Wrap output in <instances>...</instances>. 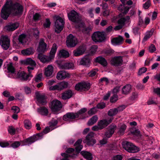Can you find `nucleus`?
<instances>
[{
	"label": "nucleus",
	"mask_w": 160,
	"mask_h": 160,
	"mask_svg": "<svg viewBox=\"0 0 160 160\" xmlns=\"http://www.w3.org/2000/svg\"><path fill=\"white\" fill-rule=\"evenodd\" d=\"M22 9V6L19 3L12 0H7L1 10V17L4 19H7L11 13L14 15L20 14Z\"/></svg>",
	"instance_id": "1"
},
{
	"label": "nucleus",
	"mask_w": 160,
	"mask_h": 160,
	"mask_svg": "<svg viewBox=\"0 0 160 160\" xmlns=\"http://www.w3.org/2000/svg\"><path fill=\"white\" fill-rule=\"evenodd\" d=\"M68 16L69 20L76 24V27L79 28L84 26V23L81 22L79 14L74 10H71L68 14Z\"/></svg>",
	"instance_id": "2"
},
{
	"label": "nucleus",
	"mask_w": 160,
	"mask_h": 160,
	"mask_svg": "<svg viewBox=\"0 0 160 160\" xmlns=\"http://www.w3.org/2000/svg\"><path fill=\"white\" fill-rule=\"evenodd\" d=\"M54 129V128H53L50 130V128L48 127H47L41 132L37 133L31 137V144L36 141L42 139L44 134L47 133Z\"/></svg>",
	"instance_id": "3"
},
{
	"label": "nucleus",
	"mask_w": 160,
	"mask_h": 160,
	"mask_svg": "<svg viewBox=\"0 0 160 160\" xmlns=\"http://www.w3.org/2000/svg\"><path fill=\"white\" fill-rule=\"evenodd\" d=\"M78 42L77 38L72 34L67 36L66 45L68 48H73L75 46Z\"/></svg>",
	"instance_id": "4"
},
{
	"label": "nucleus",
	"mask_w": 160,
	"mask_h": 160,
	"mask_svg": "<svg viewBox=\"0 0 160 160\" xmlns=\"http://www.w3.org/2000/svg\"><path fill=\"white\" fill-rule=\"evenodd\" d=\"M49 107L53 112H57L60 111L62 107V103L57 100H53L49 104Z\"/></svg>",
	"instance_id": "5"
},
{
	"label": "nucleus",
	"mask_w": 160,
	"mask_h": 160,
	"mask_svg": "<svg viewBox=\"0 0 160 160\" xmlns=\"http://www.w3.org/2000/svg\"><path fill=\"white\" fill-rule=\"evenodd\" d=\"M57 63L59 66L62 69H73L74 66V64L72 62H65V61L59 59L57 61Z\"/></svg>",
	"instance_id": "6"
},
{
	"label": "nucleus",
	"mask_w": 160,
	"mask_h": 160,
	"mask_svg": "<svg viewBox=\"0 0 160 160\" xmlns=\"http://www.w3.org/2000/svg\"><path fill=\"white\" fill-rule=\"evenodd\" d=\"M68 83L67 82L63 81L58 83L57 84L50 87L49 89L51 91H60L68 87Z\"/></svg>",
	"instance_id": "7"
},
{
	"label": "nucleus",
	"mask_w": 160,
	"mask_h": 160,
	"mask_svg": "<svg viewBox=\"0 0 160 160\" xmlns=\"http://www.w3.org/2000/svg\"><path fill=\"white\" fill-rule=\"evenodd\" d=\"M82 140L80 139H78L74 144L75 147V150H81L83 147L82 145H81ZM63 148L64 150H75V149L69 147L68 145H64L63 146Z\"/></svg>",
	"instance_id": "8"
},
{
	"label": "nucleus",
	"mask_w": 160,
	"mask_h": 160,
	"mask_svg": "<svg viewBox=\"0 0 160 160\" xmlns=\"http://www.w3.org/2000/svg\"><path fill=\"white\" fill-rule=\"evenodd\" d=\"M28 40V37L24 34H21L17 37L16 35L13 36V41L16 40V42L18 44H22V45H25L27 42Z\"/></svg>",
	"instance_id": "9"
},
{
	"label": "nucleus",
	"mask_w": 160,
	"mask_h": 160,
	"mask_svg": "<svg viewBox=\"0 0 160 160\" xmlns=\"http://www.w3.org/2000/svg\"><path fill=\"white\" fill-rule=\"evenodd\" d=\"M94 134V132H92L88 133L86 136V139L83 142L86 143L87 145L92 146L96 143V140L93 138Z\"/></svg>",
	"instance_id": "10"
},
{
	"label": "nucleus",
	"mask_w": 160,
	"mask_h": 160,
	"mask_svg": "<svg viewBox=\"0 0 160 160\" xmlns=\"http://www.w3.org/2000/svg\"><path fill=\"white\" fill-rule=\"evenodd\" d=\"M10 41L7 36H2L0 39V44L4 50L8 49L10 46Z\"/></svg>",
	"instance_id": "11"
},
{
	"label": "nucleus",
	"mask_w": 160,
	"mask_h": 160,
	"mask_svg": "<svg viewBox=\"0 0 160 160\" xmlns=\"http://www.w3.org/2000/svg\"><path fill=\"white\" fill-rule=\"evenodd\" d=\"M90 84L85 82H79L75 86V89L77 91L88 90L90 88Z\"/></svg>",
	"instance_id": "12"
},
{
	"label": "nucleus",
	"mask_w": 160,
	"mask_h": 160,
	"mask_svg": "<svg viewBox=\"0 0 160 160\" xmlns=\"http://www.w3.org/2000/svg\"><path fill=\"white\" fill-rule=\"evenodd\" d=\"M79 151H66V153L61 154L62 156L65 158L62 160H69L67 158L69 157L72 158L76 157L79 153Z\"/></svg>",
	"instance_id": "13"
},
{
	"label": "nucleus",
	"mask_w": 160,
	"mask_h": 160,
	"mask_svg": "<svg viewBox=\"0 0 160 160\" xmlns=\"http://www.w3.org/2000/svg\"><path fill=\"white\" fill-rule=\"evenodd\" d=\"M122 145L125 150H139L140 149L139 147L132 143L126 141L122 142Z\"/></svg>",
	"instance_id": "14"
},
{
	"label": "nucleus",
	"mask_w": 160,
	"mask_h": 160,
	"mask_svg": "<svg viewBox=\"0 0 160 160\" xmlns=\"http://www.w3.org/2000/svg\"><path fill=\"white\" fill-rule=\"evenodd\" d=\"M122 56H118L113 57L111 61L112 65L118 67L121 66L123 62Z\"/></svg>",
	"instance_id": "15"
},
{
	"label": "nucleus",
	"mask_w": 160,
	"mask_h": 160,
	"mask_svg": "<svg viewBox=\"0 0 160 160\" xmlns=\"http://www.w3.org/2000/svg\"><path fill=\"white\" fill-rule=\"evenodd\" d=\"M77 118L75 113L68 112L64 115L62 117V120L66 122H70L73 120Z\"/></svg>",
	"instance_id": "16"
},
{
	"label": "nucleus",
	"mask_w": 160,
	"mask_h": 160,
	"mask_svg": "<svg viewBox=\"0 0 160 160\" xmlns=\"http://www.w3.org/2000/svg\"><path fill=\"white\" fill-rule=\"evenodd\" d=\"M47 45L44 39L42 38L40 40L37 50L39 53H44L47 50Z\"/></svg>",
	"instance_id": "17"
},
{
	"label": "nucleus",
	"mask_w": 160,
	"mask_h": 160,
	"mask_svg": "<svg viewBox=\"0 0 160 160\" xmlns=\"http://www.w3.org/2000/svg\"><path fill=\"white\" fill-rule=\"evenodd\" d=\"M86 47L84 45L80 46L73 52L75 56L78 57L83 54L86 50Z\"/></svg>",
	"instance_id": "18"
},
{
	"label": "nucleus",
	"mask_w": 160,
	"mask_h": 160,
	"mask_svg": "<svg viewBox=\"0 0 160 160\" xmlns=\"http://www.w3.org/2000/svg\"><path fill=\"white\" fill-rule=\"evenodd\" d=\"M117 128V126L115 125H111L107 128V130L105 132V136L108 138H110L114 133L115 130Z\"/></svg>",
	"instance_id": "19"
},
{
	"label": "nucleus",
	"mask_w": 160,
	"mask_h": 160,
	"mask_svg": "<svg viewBox=\"0 0 160 160\" xmlns=\"http://www.w3.org/2000/svg\"><path fill=\"white\" fill-rule=\"evenodd\" d=\"M91 61L90 57L88 55H86L81 60L80 63L81 65L89 67L91 63Z\"/></svg>",
	"instance_id": "20"
},
{
	"label": "nucleus",
	"mask_w": 160,
	"mask_h": 160,
	"mask_svg": "<svg viewBox=\"0 0 160 160\" xmlns=\"http://www.w3.org/2000/svg\"><path fill=\"white\" fill-rule=\"evenodd\" d=\"M112 119H110L108 120L106 119H103L100 120L98 122V126L99 127V129L101 130L106 127L111 123L112 121Z\"/></svg>",
	"instance_id": "21"
},
{
	"label": "nucleus",
	"mask_w": 160,
	"mask_h": 160,
	"mask_svg": "<svg viewBox=\"0 0 160 160\" xmlns=\"http://www.w3.org/2000/svg\"><path fill=\"white\" fill-rule=\"evenodd\" d=\"M70 74L64 70L59 71L57 75L56 78L58 80L63 79L66 78H69Z\"/></svg>",
	"instance_id": "22"
},
{
	"label": "nucleus",
	"mask_w": 160,
	"mask_h": 160,
	"mask_svg": "<svg viewBox=\"0 0 160 160\" xmlns=\"http://www.w3.org/2000/svg\"><path fill=\"white\" fill-rule=\"evenodd\" d=\"M36 97L38 102L42 105L45 104L47 102V97L43 94H38Z\"/></svg>",
	"instance_id": "23"
},
{
	"label": "nucleus",
	"mask_w": 160,
	"mask_h": 160,
	"mask_svg": "<svg viewBox=\"0 0 160 160\" xmlns=\"http://www.w3.org/2000/svg\"><path fill=\"white\" fill-rule=\"evenodd\" d=\"M87 111V109L86 108H83L81 109L77 112H75V114L78 118H79L81 119H84L86 118V115L84 114Z\"/></svg>",
	"instance_id": "24"
},
{
	"label": "nucleus",
	"mask_w": 160,
	"mask_h": 160,
	"mask_svg": "<svg viewBox=\"0 0 160 160\" xmlns=\"http://www.w3.org/2000/svg\"><path fill=\"white\" fill-rule=\"evenodd\" d=\"M123 40L122 36L119 35L118 37L112 38L111 40V42L114 45H119L122 44Z\"/></svg>",
	"instance_id": "25"
},
{
	"label": "nucleus",
	"mask_w": 160,
	"mask_h": 160,
	"mask_svg": "<svg viewBox=\"0 0 160 160\" xmlns=\"http://www.w3.org/2000/svg\"><path fill=\"white\" fill-rule=\"evenodd\" d=\"M53 72V66L51 65H49L45 69L44 75L47 77H52Z\"/></svg>",
	"instance_id": "26"
},
{
	"label": "nucleus",
	"mask_w": 160,
	"mask_h": 160,
	"mask_svg": "<svg viewBox=\"0 0 160 160\" xmlns=\"http://www.w3.org/2000/svg\"><path fill=\"white\" fill-rule=\"evenodd\" d=\"M79 151V153L80 152L81 154L83 157L86 159L87 160H92L93 157L92 154L90 152L87 151Z\"/></svg>",
	"instance_id": "27"
},
{
	"label": "nucleus",
	"mask_w": 160,
	"mask_h": 160,
	"mask_svg": "<svg viewBox=\"0 0 160 160\" xmlns=\"http://www.w3.org/2000/svg\"><path fill=\"white\" fill-rule=\"evenodd\" d=\"M72 96V92L71 90H68L62 93V98L63 100H66L70 98Z\"/></svg>",
	"instance_id": "28"
},
{
	"label": "nucleus",
	"mask_w": 160,
	"mask_h": 160,
	"mask_svg": "<svg viewBox=\"0 0 160 160\" xmlns=\"http://www.w3.org/2000/svg\"><path fill=\"white\" fill-rule=\"evenodd\" d=\"M18 77L20 79L23 81H26L29 77V73L27 74L24 71H22L17 74Z\"/></svg>",
	"instance_id": "29"
},
{
	"label": "nucleus",
	"mask_w": 160,
	"mask_h": 160,
	"mask_svg": "<svg viewBox=\"0 0 160 160\" xmlns=\"http://www.w3.org/2000/svg\"><path fill=\"white\" fill-rule=\"evenodd\" d=\"M95 62L100 64L103 67L106 66L108 64L106 59L102 57H97L95 59Z\"/></svg>",
	"instance_id": "30"
},
{
	"label": "nucleus",
	"mask_w": 160,
	"mask_h": 160,
	"mask_svg": "<svg viewBox=\"0 0 160 160\" xmlns=\"http://www.w3.org/2000/svg\"><path fill=\"white\" fill-rule=\"evenodd\" d=\"M43 53H39L38 55V58L43 63H48L50 60L49 58H46V56L43 55Z\"/></svg>",
	"instance_id": "31"
},
{
	"label": "nucleus",
	"mask_w": 160,
	"mask_h": 160,
	"mask_svg": "<svg viewBox=\"0 0 160 160\" xmlns=\"http://www.w3.org/2000/svg\"><path fill=\"white\" fill-rule=\"evenodd\" d=\"M127 127L126 125L124 124L118 127L117 129L118 134L120 136L123 135L125 133Z\"/></svg>",
	"instance_id": "32"
},
{
	"label": "nucleus",
	"mask_w": 160,
	"mask_h": 160,
	"mask_svg": "<svg viewBox=\"0 0 160 160\" xmlns=\"http://www.w3.org/2000/svg\"><path fill=\"white\" fill-rule=\"evenodd\" d=\"M69 56V52L65 50L62 49L60 51L58 54V58H66Z\"/></svg>",
	"instance_id": "33"
},
{
	"label": "nucleus",
	"mask_w": 160,
	"mask_h": 160,
	"mask_svg": "<svg viewBox=\"0 0 160 160\" xmlns=\"http://www.w3.org/2000/svg\"><path fill=\"white\" fill-rule=\"evenodd\" d=\"M19 25L18 22L10 24L6 27V29L8 31H13L16 29L18 27Z\"/></svg>",
	"instance_id": "34"
},
{
	"label": "nucleus",
	"mask_w": 160,
	"mask_h": 160,
	"mask_svg": "<svg viewBox=\"0 0 160 160\" xmlns=\"http://www.w3.org/2000/svg\"><path fill=\"white\" fill-rule=\"evenodd\" d=\"M131 90V86L130 84H127L124 86L122 89V92L123 94L127 95L129 93Z\"/></svg>",
	"instance_id": "35"
},
{
	"label": "nucleus",
	"mask_w": 160,
	"mask_h": 160,
	"mask_svg": "<svg viewBox=\"0 0 160 160\" xmlns=\"http://www.w3.org/2000/svg\"><path fill=\"white\" fill-rule=\"evenodd\" d=\"M131 133L134 136H136L138 138L141 137V135L140 134V131L138 129H137L135 128H132L130 130Z\"/></svg>",
	"instance_id": "36"
},
{
	"label": "nucleus",
	"mask_w": 160,
	"mask_h": 160,
	"mask_svg": "<svg viewBox=\"0 0 160 160\" xmlns=\"http://www.w3.org/2000/svg\"><path fill=\"white\" fill-rule=\"evenodd\" d=\"M38 112L42 115L47 116L48 113V109L45 107H41L40 108L38 109Z\"/></svg>",
	"instance_id": "37"
},
{
	"label": "nucleus",
	"mask_w": 160,
	"mask_h": 160,
	"mask_svg": "<svg viewBox=\"0 0 160 160\" xmlns=\"http://www.w3.org/2000/svg\"><path fill=\"white\" fill-rule=\"evenodd\" d=\"M98 119V118L96 115L93 116L88 121V126H92L95 123Z\"/></svg>",
	"instance_id": "38"
},
{
	"label": "nucleus",
	"mask_w": 160,
	"mask_h": 160,
	"mask_svg": "<svg viewBox=\"0 0 160 160\" xmlns=\"http://www.w3.org/2000/svg\"><path fill=\"white\" fill-rule=\"evenodd\" d=\"M100 32H95L93 33L92 34V40L94 42H98V38L99 37V33H100Z\"/></svg>",
	"instance_id": "39"
},
{
	"label": "nucleus",
	"mask_w": 160,
	"mask_h": 160,
	"mask_svg": "<svg viewBox=\"0 0 160 160\" xmlns=\"http://www.w3.org/2000/svg\"><path fill=\"white\" fill-rule=\"evenodd\" d=\"M118 111L117 108L111 109L108 112V114L110 116H113L117 114Z\"/></svg>",
	"instance_id": "40"
},
{
	"label": "nucleus",
	"mask_w": 160,
	"mask_h": 160,
	"mask_svg": "<svg viewBox=\"0 0 160 160\" xmlns=\"http://www.w3.org/2000/svg\"><path fill=\"white\" fill-rule=\"evenodd\" d=\"M84 26L82 28H83L82 30V32L83 33L85 34H89L90 32L92 30V28L90 27H84ZM80 27V28H81Z\"/></svg>",
	"instance_id": "41"
},
{
	"label": "nucleus",
	"mask_w": 160,
	"mask_h": 160,
	"mask_svg": "<svg viewBox=\"0 0 160 160\" xmlns=\"http://www.w3.org/2000/svg\"><path fill=\"white\" fill-rule=\"evenodd\" d=\"M55 26L56 27L55 30V32L57 33H59L63 29V25L57 24V25H55Z\"/></svg>",
	"instance_id": "42"
},
{
	"label": "nucleus",
	"mask_w": 160,
	"mask_h": 160,
	"mask_svg": "<svg viewBox=\"0 0 160 160\" xmlns=\"http://www.w3.org/2000/svg\"><path fill=\"white\" fill-rule=\"evenodd\" d=\"M57 49V45L55 43H54L52 46L51 51L50 52V55L54 56L55 55Z\"/></svg>",
	"instance_id": "43"
},
{
	"label": "nucleus",
	"mask_w": 160,
	"mask_h": 160,
	"mask_svg": "<svg viewBox=\"0 0 160 160\" xmlns=\"http://www.w3.org/2000/svg\"><path fill=\"white\" fill-rule=\"evenodd\" d=\"M20 63L22 65H30V58H28L24 60H21Z\"/></svg>",
	"instance_id": "44"
},
{
	"label": "nucleus",
	"mask_w": 160,
	"mask_h": 160,
	"mask_svg": "<svg viewBox=\"0 0 160 160\" xmlns=\"http://www.w3.org/2000/svg\"><path fill=\"white\" fill-rule=\"evenodd\" d=\"M129 19L130 18L128 16H127L126 18H121L118 20V23L119 24L123 26L125 24V22L126 21L127 19Z\"/></svg>",
	"instance_id": "45"
},
{
	"label": "nucleus",
	"mask_w": 160,
	"mask_h": 160,
	"mask_svg": "<svg viewBox=\"0 0 160 160\" xmlns=\"http://www.w3.org/2000/svg\"><path fill=\"white\" fill-rule=\"evenodd\" d=\"M51 24V22L48 18H47L45 19V22L43 24L44 28H49Z\"/></svg>",
	"instance_id": "46"
},
{
	"label": "nucleus",
	"mask_w": 160,
	"mask_h": 160,
	"mask_svg": "<svg viewBox=\"0 0 160 160\" xmlns=\"http://www.w3.org/2000/svg\"><path fill=\"white\" fill-rule=\"evenodd\" d=\"M33 34L34 37L36 39L39 38V32L37 28H33L32 29Z\"/></svg>",
	"instance_id": "47"
},
{
	"label": "nucleus",
	"mask_w": 160,
	"mask_h": 160,
	"mask_svg": "<svg viewBox=\"0 0 160 160\" xmlns=\"http://www.w3.org/2000/svg\"><path fill=\"white\" fill-rule=\"evenodd\" d=\"M98 71V68H95L90 71L88 73V75L90 77H92L94 76Z\"/></svg>",
	"instance_id": "48"
},
{
	"label": "nucleus",
	"mask_w": 160,
	"mask_h": 160,
	"mask_svg": "<svg viewBox=\"0 0 160 160\" xmlns=\"http://www.w3.org/2000/svg\"><path fill=\"white\" fill-rule=\"evenodd\" d=\"M99 34V37L98 38V42H102L104 41L106 39V37L104 34L100 32Z\"/></svg>",
	"instance_id": "49"
},
{
	"label": "nucleus",
	"mask_w": 160,
	"mask_h": 160,
	"mask_svg": "<svg viewBox=\"0 0 160 160\" xmlns=\"http://www.w3.org/2000/svg\"><path fill=\"white\" fill-rule=\"evenodd\" d=\"M21 53L24 56H28L30 55V49L28 48L21 51Z\"/></svg>",
	"instance_id": "50"
},
{
	"label": "nucleus",
	"mask_w": 160,
	"mask_h": 160,
	"mask_svg": "<svg viewBox=\"0 0 160 160\" xmlns=\"http://www.w3.org/2000/svg\"><path fill=\"white\" fill-rule=\"evenodd\" d=\"M118 96L117 94H114L110 98V102L112 103L115 102L118 100Z\"/></svg>",
	"instance_id": "51"
},
{
	"label": "nucleus",
	"mask_w": 160,
	"mask_h": 160,
	"mask_svg": "<svg viewBox=\"0 0 160 160\" xmlns=\"http://www.w3.org/2000/svg\"><path fill=\"white\" fill-rule=\"evenodd\" d=\"M64 22L63 21V20L60 17H59V18L57 19L55 22V25L60 24V25H63V26L64 25Z\"/></svg>",
	"instance_id": "52"
},
{
	"label": "nucleus",
	"mask_w": 160,
	"mask_h": 160,
	"mask_svg": "<svg viewBox=\"0 0 160 160\" xmlns=\"http://www.w3.org/2000/svg\"><path fill=\"white\" fill-rule=\"evenodd\" d=\"M20 142L18 141H15L12 142L10 145V147H11L13 148H16L18 147L20 145Z\"/></svg>",
	"instance_id": "53"
},
{
	"label": "nucleus",
	"mask_w": 160,
	"mask_h": 160,
	"mask_svg": "<svg viewBox=\"0 0 160 160\" xmlns=\"http://www.w3.org/2000/svg\"><path fill=\"white\" fill-rule=\"evenodd\" d=\"M41 17V15L38 13H35L33 15V19L35 21H38L40 19Z\"/></svg>",
	"instance_id": "54"
},
{
	"label": "nucleus",
	"mask_w": 160,
	"mask_h": 160,
	"mask_svg": "<svg viewBox=\"0 0 160 160\" xmlns=\"http://www.w3.org/2000/svg\"><path fill=\"white\" fill-rule=\"evenodd\" d=\"M10 143L9 142H0V146L2 148L10 146Z\"/></svg>",
	"instance_id": "55"
},
{
	"label": "nucleus",
	"mask_w": 160,
	"mask_h": 160,
	"mask_svg": "<svg viewBox=\"0 0 160 160\" xmlns=\"http://www.w3.org/2000/svg\"><path fill=\"white\" fill-rule=\"evenodd\" d=\"M8 131L12 135H13L15 133V129L12 126L9 127Z\"/></svg>",
	"instance_id": "56"
},
{
	"label": "nucleus",
	"mask_w": 160,
	"mask_h": 160,
	"mask_svg": "<svg viewBox=\"0 0 160 160\" xmlns=\"http://www.w3.org/2000/svg\"><path fill=\"white\" fill-rule=\"evenodd\" d=\"M105 106V103L104 102H102L98 103L96 106V108L98 109H102L104 108Z\"/></svg>",
	"instance_id": "57"
},
{
	"label": "nucleus",
	"mask_w": 160,
	"mask_h": 160,
	"mask_svg": "<svg viewBox=\"0 0 160 160\" xmlns=\"http://www.w3.org/2000/svg\"><path fill=\"white\" fill-rule=\"evenodd\" d=\"M147 68H146L143 67L140 68L138 72V75L139 76L141 75L142 73H145L147 71Z\"/></svg>",
	"instance_id": "58"
},
{
	"label": "nucleus",
	"mask_w": 160,
	"mask_h": 160,
	"mask_svg": "<svg viewBox=\"0 0 160 160\" xmlns=\"http://www.w3.org/2000/svg\"><path fill=\"white\" fill-rule=\"evenodd\" d=\"M11 110L15 113H18L20 111V109L18 107L15 106L12 107L11 108Z\"/></svg>",
	"instance_id": "59"
},
{
	"label": "nucleus",
	"mask_w": 160,
	"mask_h": 160,
	"mask_svg": "<svg viewBox=\"0 0 160 160\" xmlns=\"http://www.w3.org/2000/svg\"><path fill=\"white\" fill-rule=\"evenodd\" d=\"M24 126L26 128L29 129L30 128V122L29 120H26L24 121Z\"/></svg>",
	"instance_id": "60"
},
{
	"label": "nucleus",
	"mask_w": 160,
	"mask_h": 160,
	"mask_svg": "<svg viewBox=\"0 0 160 160\" xmlns=\"http://www.w3.org/2000/svg\"><path fill=\"white\" fill-rule=\"evenodd\" d=\"M104 82H105L107 84H108L109 82L108 78L106 77L101 78L99 80V83L100 84Z\"/></svg>",
	"instance_id": "61"
},
{
	"label": "nucleus",
	"mask_w": 160,
	"mask_h": 160,
	"mask_svg": "<svg viewBox=\"0 0 160 160\" xmlns=\"http://www.w3.org/2000/svg\"><path fill=\"white\" fill-rule=\"evenodd\" d=\"M36 65L35 62L31 58V70H33L34 68L36 67Z\"/></svg>",
	"instance_id": "62"
},
{
	"label": "nucleus",
	"mask_w": 160,
	"mask_h": 160,
	"mask_svg": "<svg viewBox=\"0 0 160 160\" xmlns=\"http://www.w3.org/2000/svg\"><path fill=\"white\" fill-rule=\"evenodd\" d=\"M156 50V48L154 45L152 44L149 47V51L150 52L152 53L155 51Z\"/></svg>",
	"instance_id": "63"
},
{
	"label": "nucleus",
	"mask_w": 160,
	"mask_h": 160,
	"mask_svg": "<svg viewBox=\"0 0 160 160\" xmlns=\"http://www.w3.org/2000/svg\"><path fill=\"white\" fill-rule=\"evenodd\" d=\"M8 70L9 72H11L12 73H14L15 72L14 68L12 64L9 65L8 68Z\"/></svg>",
	"instance_id": "64"
}]
</instances>
